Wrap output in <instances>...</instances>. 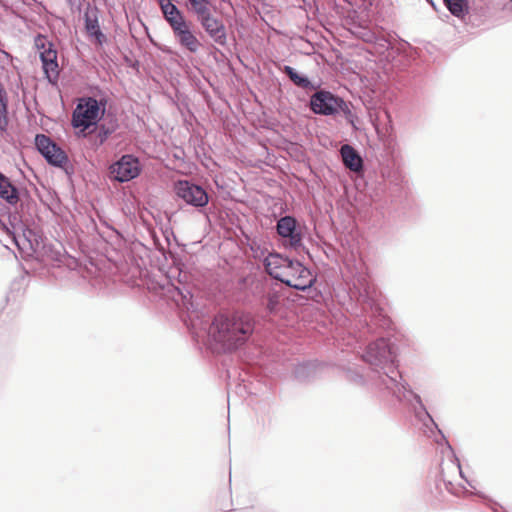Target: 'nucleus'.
<instances>
[{"label":"nucleus","instance_id":"obj_1","mask_svg":"<svg viewBox=\"0 0 512 512\" xmlns=\"http://www.w3.org/2000/svg\"><path fill=\"white\" fill-rule=\"evenodd\" d=\"M364 362L372 369L376 388L387 390L398 401L405 403L414 415V420L421 421L425 431L436 428V423L427 411L419 394L406 383L398 370L395 345L387 338L381 337L369 343L362 355Z\"/></svg>","mask_w":512,"mask_h":512},{"label":"nucleus","instance_id":"obj_2","mask_svg":"<svg viewBox=\"0 0 512 512\" xmlns=\"http://www.w3.org/2000/svg\"><path fill=\"white\" fill-rule=\"evenodd\" d=\"M380 292L371 283L365 273H357L349 289V297L356 302L354 315L359 318V324L372 332L375 328L389 329L392 322L385 315L380 305Z\"/></svg>","mask_w":512,"mask_h":512},{"label":"nucleus","instance_id":"obj_3","mask_svg":"<svg viewBox=\"0 0 512 512\" xmlns=\"http://www.w3.org/2000/svg\"><path fill=\"white\" fill-rule=\"evenodd\" d=\"M253 331L254 320L242 312L219 313L210 327V334L226 351H233L244 345Z\"/></svg>","mask_w":512,"mask_h":512},{"label":"nucleus","instance_id":"obj_4","mask_svg":"<svg viewBox=\"0 0 512 512\" xmlns=\"http://www.w3.org/2000/svg\"><path fill=\"white\" fill-rule=\"evenodd\" d=\"M415 426L421 431L426 437L432 439L436 444V454L440 455L439 463L436 467L432 468L427 483L426 500L434 507H439L445 503L446 493L448 491V482L445 479V452L448 449V440L445 434L438 428L436 424L435 431H425V427L421 421L415 420Z\"/></svg>","mask_w":512,"mask_h":512},{"label":"nucleus","instance_id":"obj_5","mask_svg":"<svg viewBox=\"0 0 512 512\" xmlns=\"http://www.w3.org/2000/svg\"><path fill=\"white\" fill-rule=\"evenodd\" d=\"M162 17L169 25L177 43L190 53H197L202 43L194 32V26L184 12L172 0H158Z\"/></svg>","mask_w":512,"mask_h":512},{"label":"nucleus","instance_id":"obj_6","mask_svg":"<svg viewBox=\"0 0 512 512\" xmlns=\"http://www.w3.org/2000/svg\"><path fill=\"white\" fill-rule=\"evenodd\" d=\"M308 106L315 115L337 116L341 114L354 130H358L359 118L353 111V104L338 94L326 89H318L310 96Z\"/></svg>","mask_w":512,"mask_h":512},{"label":"nucleus","instance_id":"obj_7","mask_svg":"<svg viewBox=\"0 0 512 512\" xmlns=\"http://www.w3.org/2000/svg\"><path fill=\"white\" fill-rule=\"evenodd\" d=\"M108 99L102 96L99 99L93 96H83L78 99L72 112L71 125L80 132L97 125L106 112Z\"/></svg>","mask_w":512,"mask_h":512},{"label":"nucleus","instance_id":"obj_8","mask_svg":"<svg viewBox=\"0 0 512 512\" xmlns=\"http://www.w3.org/2000/svg\"><path fill=\"white\" fill-rule=\"evenodd\" d=\"M35 146L50 166L62 169L68 176L74 174V166L70 162L67 153L49 136L37 134L35 136Z\"/></svg>","mask_w":512,"mask_h":512},{"label":"nucleus","instance_id":"obj_9","mask_svg":"<svg viewBox=\"0 0 512 512\" xmlns=\"http://www.w3.org/2000/svg\"><path fill=\"white\" fill-rule=\"evenodd\" d=\"M173 191L184 205L202 212L210 201L208 191L193 180L179 179L174 182Z\"/></svg>","mask_w":512,"mask_h":512},{"label":"nucleus","instance_id":"obj_10","mask_svg":"<svg viewBox=\"0 0 512 512\" xmlns=\"http://www.w3.org/2000/svg\"><path fill=\"white\" fill-rule=\"evenodd\" d=\"M168 292L172 293V298L178 305L189 309L192 306L193 297L191 285L189 283L190 275L181 268L176 267L168 275Z\"/></svg>","mask_w":512,"mask_h":512},{"label":"nucleus","instance_id":"obj_11","mask_svg":"<svg viewBox=\"0 0 512 512\" xmlns=\"http://www.w3.org/2000/svg\"><path fill=\"white\" fill-rule=\"evenodd\" d=\"M142 172V165L133 154H124L110 166L111 178L125 183L137 178Z\"/></svg>","mask_w":512,"mask_h":512},{"label":"nucleus","instance_id":"obj_12","mask_svg":"<svg viewBox=\"0 0 512 512\" xmlns=\"http://www.w3.org/2000/svg\"><path fill=\"white\" fill-rule=\"evenodd\" d=\"M14 210H9L7 213V224L9 227V237H11L12 242L20 247L22 240L30 241V236L32 235V231L28 228V218L23 213L24 204L21 201L19 211L17 204L12 206Z\"/></svg>","mask_w":512,"mask_h":512},{"label":"nucleus","instance_id":"obj_13","mask_svg":"<svg viewBox=\"0 0 512 512\" xmlns=\"http://www.w3.org/2000/svg\"><path fill=\"white\" fill-rule=\"evenodd\" d=\"M195 17L196 21L200 24L206 34L216 44L220 46H225L227 44L226 27L221 19L212 14L210 9Z\"/></svg>","mask_w":512,"mask_h":512},{"label":"nucleus","instance_id":"obj_14","mask_svg":"<svg viewBox=\"0 0 512 512\" xmlns=\"http://www.w3.org/2000/svg\"><path fill=\"white\" fill-rule=\"evenodd\" d=\"M277 234L284 239L286 247L297 249L302 246V233L297 219L292 215L280 217L276 223Z\"/></svg>","mask_w":512,"mask_h":512},{"label":"nucleus","instance_id":"obj_15","mask_svg":"<svg viewBox=\"0 0 512 512\" xmlns=\"http://www.w3.org/2000/svg\"><path fill=\"white\" fill-rule=\"evenodd\" d=\"M297 266L299 267L298 269H300L299 276H296L294 280L285 278L283 284L296 290L307 291L310 298L318 301L317 298L321 297V292L315 288H312L316 282V276H314L311 270L304 265Z\"/></svg>","mask_w":512,"mask_h":512},{"label":"nucleus","instance_id":"obj_16","mask_svg":"<svg viewBox=\"0 0 512 512\" xmlns=\"http://www.w3.org/2000/svg\"><path fill=\"white\" fill-rule=\"evenodd\" d=\"M83 18L84 27L88 36L95 39L97 44L103 45L106 41V36L100 28L98 7L88 3Z\"/></svg>","mask_w":512,"mask_h":512},{"label":"nucleus","instance_id":"obj_17","mask_svg":"<svg viewBox=\"0 0 512 512\" xmlns=\"http://www.w3.org/2000/svg\"><path fill=\"white\" fill-rule=\"evenodd\" d=\"M340 369L349 383L359 387L372 386L376 388V383L371 379L373 377L371 368L367 374H365L364 369L356 363L343 364L340 366Z\"/></svg>","mask_w":512,"mask_h":512},{"label":"nucleus","instance_id":"obj_18","mask_svg":"<svg viewBox=\"0 0 512 512\" xmlns=\"http://www.w3.org/2000/svg\"><path fill=\"white\" fill-rule=\"evenodd\" d=\"M288 265H291V258L283 256L278 252H271L267 254L264 261V268L267 274L283 283L285 278L283 272H286Z\"/></svg>","mask_w":512,"mask_h":512},{"label":"nucleus","instance_id":"obj_19","mask_svg":"<svg viewBox=\"0 0 512 512\" xmlns=\"http://www.w3.org/2000/svg\"><path fill=\"white\" fill-rule=\"evenodd\" d=\"M23 196L28 197L27 190H20L11 182L9 177L0 171V199L5 200L11 206H15L22 200Z\"/></svg>","mask_w":512,"mask_h":512},{"label":"nucleus","instance_id":"obj_20","mask_svg":"<svg viewBox=\"0 0 512 512\" xmlns=\"http://www.w3.org/2000/svg\"><path fill=\"white\" fill-rule=\"evenodd\" d=\"M340 156L343 165L356 174L364 172V161L360 153L350 144H344L340 148Z\"/></svg>","mask_w":512,"mask_h":512},{"label":"nucleus","instance_id":"obj_21","mask_svg":"<svg viewBox=\"0 0 512 512\" xmlns=\"http://www.w3.org/2000/svg\"><path fill=\"white\" fill-rule=\"evenodd\" d=\"M261 305L267 316L276 315L281 308V294L274 288L266 290L261 297Z\"/></svg>","mask_w":512,"mask_h":512},{"label":"nucleus","instance_id":"obj_22","mask_svg":"<svg viewBox=\"0 0 512 512\" xmlns=\"http://www.w3.org/2000/svg\"><path fill=\"white\" fill-rule=\"evenodd\" d=\"M280 70L289 78V80L297 87L305 90H316L318 85H315L308 76L299 73L295 68L284 65Z\"/></svg>","mask_w":512,"mask_h":512},{"label":"nucleus","instance_id":"obj_23","mask_svg":"<svg viewBox=\"0 0 512 512\" xmlns=\"http://www.w3.org/2000/svg\"><path fill=\"white\" fill-rule=\"evenodd\" d=\"M9 107L8 95L0 83V135L3 136L8 131L9 125Z\"/></svg>","mask_w":512,"mask_h":512},{"label":"nucleus","instance_id":"obj_24","mask_svg":"<svg viewBox=\"0 0 512 512\" xmlns=\"http://www.w3.org/2000/svg\"><path fill=\"white\" fill-rule=\"evenodd\" d=\"M470 12V0H450V15L464 21Z\"/></svg>","mask_w":512,"mask_h":512},{"label":"nucleus","instance_id":"obj_25","mask_svg":"<svg viewBox=\"0 0 512 512\" xmlns=\"http://www.w3.org/2000/svg\"><path fill=\"white\" fill-rule=\"evenodd\" d=\"M42 69L45 75V78L47 81L53 85L56 86L58 84L59 80V65L57 59H54L52 61H47L42 63Z\"/></svg>","mask_w":512,"mask_h":512},{"label":"nucleus","instance_id":"obj_26","mask_svg":"<svg viewBox=\"0 0 512 512\" xmlns=\"http://www.w3.org/2000/svg\"><path fill=\"white\" fill-rule=\"evenodd\" d=\"M293 373L297 380L309 381L315 374V367L311 363H301L295 366Z\"/></svg>","mask_w":512,"mask_h":512},{"label":"nucleus","instance_id":"obj_27","mask_svg":"<svg viewBox=\"0 0 512 512\" xmlns=\"http://www.w3.org/2000/svg\"><path fill=\"white\" fill-rule=\"evenodd\" d=\"M210 0H187V8L195 16L210 9Z\"/></svg>","mask_w":512,"mask_h":512},{"label":"nucleus","instance_id":"obj_28","mask_svg":"<svg viewBox=\"0 0 512 512\" xmlns=\"http://www.w3.org/2000/svg\"><path fill=\"white\" fill-rule=\"evenodd\" d=\"M101 125L115 133L119 128V120L115 112L106 109L105 114L103 115Z\"/></svg>","mask_w":512,"mask_h":512},{"label":"nucleus","instance_id":"obj_29","mask_svg":"<svg viewBox=\"0 0 512 512\" xmlns=\"http://www.w3.org/2000/svg\"><path fill=\"white\" fill-rule=\"evenodd\" d=\"M78 136H81L83 138H86L90 148L93 150H97L99 147H101L104 143L99 142V138L97 137V134H95L94 130L88 129L84 130V132L78 131Z\"/></svg>","mask_w":512,"mask_h":512},{"label":"nucleus","instance_id":"obj_30","mask_svg":"<svg viewBox=\"0 0 512 512\" xmlns=\"http://www.w3.org/2000/svg\"><path fill=\"white\" fill-rule=\"evenodd\" d=\"M249 247L252 251L253 258L264 263L265 257H267V254L269 253L267 248L262 247L261 244L256 241H252L249 244Z\"/></svg>","mask_w":512,"mask_h":512},{"label":"nucleus","instance_id":"obj_31","mask_svg":"<svg viewBox=\"0 0 512 512\" xmlns=\"http://www.w3.org/2000/svg\"><path fill=\"white\" fill-rule=\"evenodd\" d=\"M450 462H452L453 464L456 465V467L458 468V471H459V475L460 477L465 480V482L473 489H475V486L472 484V481H469L463 470H462V466H461V463H460V459L457 457L453 447L450 445Z\"/></svg>","mask_w":512,"mask_h":512},{"label":"nucleus","instance_id":"obj_32","mask_svg":"<svg viewBox=\"0 0 512 512\" xmlns=\"http://www.w3.org/2000/svg\"><path fill=\"white\" fill-rule=\"evenodd\" d=\"M91 128V130H94L95 134H97L100 143H105L108 140V138L113 134L112 131L101 125L100 122L97 125L92 126Z\"/></svg>","mask_w":512,"mask_h":512},{"label":"nucleus","instance_id":"obj_33","mask_svg":"<svg viewBox=\"0 0 512 512\" xmlns=\"http://www.w3.org/2000/svg\"><path fill=\"white\" fill-rule=\"evenodd\" d=\"M297 265H303V264L298 260L291 259V265H288L286 272H283V277L290 278V279L294 280L296 278V276H299L300 269H298L299 267Z\"/></svg>","mask_w":512,"mask_h":512},{"label":"nucleus","instance_id":"obj_34","mask_svg":"<svg viewBox=\"0 0 512 512\" xmlns=\"http://www.w3.org/2000/svg\"><path fill=\"white\" fill-rule=\"evenodd\" d=\"M34 43L39 54L41 53V51L47 50L48 47H52L53 44L45 35L42 34H38L35 37Z\"/></svg>","mask_w":512,"mask_h":512},{"label":"nucleus","instance_id":"obj_35","mask_svg":"<svg viewBox=\"0 0 512 512\" xmlns=\"http://www.w3.org/2000/svg\"><path fill=\"white\" fill-rule=\"evenodd\" d=\"M39 58L41 63L57 59V50L54 44H52V47H48L47 50L41 51Z\"/></svg>","mask_w":512,"mask_h":512},{"label":"nucleus","instance_id":"obj_36","mask_svg":"<svg viewBox=\"0 0 512 512\" xmlns=\"http://www.w3.org/2000/svg\"><path fill=\"white\" fill-rule=\"evenodd\" d=\"M463 491V492H466V488L464 486H462L461 488H457L455 487L452 482L450 481V490H449V493L450 494H453V495H456V496H459L460 495V492Z\"/></svg>","mask_w":512,"mask_h":512},{"label":"nucleus","instance_id":"obj_37","mask_svg":"<svg viewBox=\"0 0 512 512\" xmlns=\"http://www.w3.org/2000/svg\"><path fill=\"white\" fill-rule=\"evenodd\" d=\"M0 229L3 230L9 236V227L6 219L0 218Z\"/></svg>","mask_w":512,"mask_h":512},{"label":"nucleus","instance_id":"obj_38","mask_svg":"<svg viewBox=\"0 0 512 512\" xmlns=\"http://www.w3.org/2000/svg\"><path fill=\"white\" fill-rule=\"evenodd\" d=\"M126 61L128 62V65H129L130 67L138 69V67H139V61H137V60H136V61H134V62H130V61L128 60V58H126Z\"/></svg>","mask_w":512,"mask_h":512},{"label":"nucleus","instance_id":"obj_39","mask_svg":"<svg viewBox=\"0 0 512 512\" xmlns=\"http://www.w3.org/2000/svg\"><path fill=\"white\" fill-rule=\"evenodd\" d=\"M426 1L431 5V7L434 9V11H436L437 13H440L434 0H426Z\"/></svg>","mask_w":512,"mask_h":512},{"label":"nucleus","instance_id":"obj_40","mask_svg":"<svg viewBox=\"0 0 512 512\" xmlns=\"http://www.w3.org/2000/svg\"><path fill=\"white\" fill-rule=\"evenodd\" d=\"M444 6L448 9V0H442Z\"/></svg>","mask_w":512,"mask_h":512},{"label":"nucleus","instance_id":"obj_41","mask_svg":"<svg viewBox=\"0 0 512 512\" xmlns=\"http://www.w3.org/2000/svg\"><path fill=\"white\" fill-rule=\"evenodd\" d=\"M67 2H68V4H69V5H71V6H72V5H74L73 0H67Z\"/></svg>","mask_w":512,"mask_h":512}]
</instances>
